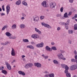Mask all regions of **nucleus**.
<instances>
[{"label": "nucleus", "mask_w": 77, "mask_h": 77, "mask_svg": "<svg viewBox=\"0 0 77 77\" xmlns=\"http://www.w3.org/2000/svg\"><path fill=\"white\" fill-rule=\"evenodd\" d=\"M57 56L59 59H63L64 60H66V58H63V56L62 55V54H57Z\"/></svg>", "instance_id": "f257e3e1"}, {"label": "nucleus", "mask_w": 77, "mask_h": 77, "mask_svg": "<svg viewBox=\"0 0 77 77\" xmlns=\"http://www.w3.org/2000/svg\"><path fill=\"white\" fill-rule=\"evenodd\" d=\"M62 66L63 68L65 69V70L64 71V72H66V73L68 72V70L69 69V67L67 65H66L65 64H63L62 65Z\"/></svg>", "instance_id": "f03ea898"}, {"label": "nucleus", "mask_w": 77, "mask_h": 77, "mask_svg": "<svg viewBox=\"0 0 77 77\" xmlns=\"http://www.w3.org/2000/svg\"><path fill=\"white\" fill-rule=\"evenodd\" d=\"M50 8L51 9L55 8V7L56 6V4L55 3L51 2L50 4Z\"/></svg>", "instance_id": "7ed1b4c3"}, {"label": "nucleus", "mask_w": 77, "mask_h": 77, "mask_svg": "<svg viewBox=\"0 0 77 77\" xmlns=\"http://www.w3.org/2000/svg\"><path fill=\"white\" fill-rule=\"evenodd\" d=\"M60 24L61 26H66V25H69V20H68L66 23L64 22H60Z\"/></svg>", "instance_id": "20e7f679"}, {"label": "nucleus", "mask_w": 77, "mask_h": 77, "mask_svg": "<svg viewBox=\"0 0 77 77\" xmlns=\"http://www.w3.org/2000/svg\"><path fill=\"white\" fill-rule=\"evenodd\" d=\"M10 11V5H8L6 8V11L7 15L9 14Z\"/></svg>", "instance_id": "39448f33"}, {"label": "nucleus", "mask_w": 77, "mask_h": 77, "mask_svg": "<svg viewBox=\"0 0 77 77\" xmlns=\"http://www.w3.org/2000/svg\"><path fill=\"white\" fill-rule=\"evenodd\" d=\"M41 24L42 26H44L45 27H47V28L48 29H51V27L48 24L43 23H42Z\"/></svg>", "instance_id": "423d86ee"}, {"label": "nucleus", "mask_w": 77, "mask_h": 77, "mask_svg": "<svg viewBox=\"0 0 77 77\" xmlns=\"http://www.w3.org/2000/svg\"><path fill=\"white\" fill-rule=\"evenodd\" d=\"M32 66H33V64L32 63L27 64H26L25 68L26 69H28L29 68H32Z\"/></svg>", "instance_id": "0eeeda50"}, {"label": "nucleus", "mask_w": 77, "mask_h": 77, "mask_svg": "<svg viewBox=\"0 0 77 77\" xmlns=\"http://www.w3.org/2000/svg\"><path fill=\"white\" fill-rule=\"evenodd\" d=\"M34 65L37 68H41L42 67L41 64L39 63H34Z\"/></svg>", "instance_id": "6e6552de"}, {"label": "nucleus", "mask_w": 77, "mask_h": 77, "mask_svg": "<svg viewBox=\"0 0 77 77\" xmlns=\"http://www.w3.org/2000/svg\"><path fill=\"white\" fill-rule=\"evenodd\" d=\"M47 2L45 1H43L41 4L42 5L44 8H47L48 7V5L46 4Z\"/></svg>", "instance_id": "1a4fd4ad"}, {"label": "nucleus", "mask_w": 77, "mask_h": 77, "mask_svg": "<svg viewBox=\"0 0 77 77\" xmlns=\"http://www.w3.org/2000/svg\"><path fill=\"white\" fill-rule=\"evenodd\" d=\"M71 70H75L77 68V66L76 65H72L70 68Z\"/></svg>", "instance_id": "9d476101"}, {"label": "nucleus", "mask_w": 77, "mask_h": 77, "mask_svg": "<svg viewBox=\"0 0 77 77\" xmlns=\"http://www.w3.org/2000/svg\"><path fill=\"white\" fill-rule=\"evenodd\" d=\"M6 65L7 69H9V70H11V66H10V65L8 62H5Z\"/></svg>", "instance_id": "9b49d317"}, {"label": "nucleus", "mask_w": 77, "mask_h": 77, "mask_svg": "<svg viewBox=\"0 0 77 77\" xmlns=\"http://www.w3.org/2000/svg\"><path fill=\"white\" fill-rule=\"evenodd\" d=\"M32 18L34 21H35V23H38V20H39V17H33Z\"/></svg>", "instance_id": "f8f14e48"}, {"label": "nucleus", "mask_w": 77, "mask_h": 77, "mask_svg": "<svg viewBox=\"0 0 77 77\" xmlns=\"http://www.w3.org/2000/svg\"><path fill=\"white\" fill-rule=\"evenodd\" d=\"M12 50L11 51V54L12 56H15V52L13 48H12Z\"/></svg>", "instance_id": "ddd939ff"}, {"label": "nucleus", "mask_w": 77, "mask_h": 77, "mask_svg": "<svg viewBox=\"0 0 77 77\" xmlns=\"http://www.w3.org/2000/svg\"><path fill=\"white\" fill-rule=\"evenodd\" d=\"M18 73L19 74H20V75H26L25 73L21 71H19L18 72Z\"/></svg>", "instance_id": "4468645a"}, {"label": "nucleus", "mask_w": 77, "mask_h": 77, "mask_svg": "<svg viewBox=\"0 0 77 77\" xmlns=\"http://www.w3.org/2000/svg\"><path fill=\"white\" fill-rule=\"evenodd\" d=\"M27 48H30V49H32L33 50L34 49V47L32 46V45H28L26 46Z\"/></svg>", "instance_id": "2eb2a0df"}, {"label": "nucleus", "mask_w": 77, "mask_h": 77, "mask_svg": "<svg viewBox=\"0 0 77 77\" xmlns=\"http://www.w3.org/2000/svg\"><path fill=\"white\" fill-rule=\"evenodd\" d=\"M35 32H38L39 35H41V32L39 30H38L37 28H35Z\"/></svg>", "instance_id": "dca6fc26"}, {"label": "nucleus", "mask_w": 77, "mask_h": 77, "mask_svg": "<svg viewBox=\"0 0 77 77\" xmlns=\"http://www.w3.org/2000/svg\"><path fill=\"white\" fill-rule=\"evenodd\" d=\"M65 73L66 74V76L67 77H71V74H70L69 73H68V70H67V72L66 73L65 72Z\"/></svg>", "instance_id": "f3484780"}, {"label": "nucleus", "mask_w": 77, "mask_h": 77, "mask_svg": "<svg viewBox=\"0 0 77 77\" xmlns=\"http://www.w3.org/2000/svg\"><path fill=\"white\" fill-rule=\"evenodd\" d=\"M45 48L47 50V51H50V50H51V48L49 47L48 46H47L45 47Z\"/></svg>", "instance_id": "a211bd4d"}, {"label": "nucleus", "mask_w": 77, "mask_h": 77, "mask_svg": "<svg viewBox=\"0 0 77 77\" xmlns=\"http://www.w3.org/2000/svg\"><path fill=\"white\" fill-rule=\"evenodd\" d=\"M5 35L7 36H10L12 35V34L9 32H7L5 33Z\"/></svg>", "instance_id": "6ab92c4d"}, {"label": "nucleus", "mask_w": 77, "mask_h": 77, "mask_svg": "<svg viewBox=\"0 0 77 77\" xmlns=\"http://www.w3.org/2000/svg\"><path fill=\"white\" fill-rule=\"evenodd\" d=\"M25 27H26V26H25V25H24L23 24H21L20 25V27L21 29H24Z\"/></svg>", "instance_id": "aec40b11"}, {"label": "nucleus", "mask_w": 77, "mask_h": 77, "mask_svg": "<svg viewBox=\"0 0 77 77\" xmlns=\"http://www.w3.org/2000/svg\"><path fill=\"white\" fill-rule=\"evenodd\" d=\"M49 77H54V74L53 73H51L48 75Z\"/></svg>", "instance_id": "412c9836"}, {"label": "nucleus", "mask_w": 77, "mask_h": 77, "mask_svg": "<svg viewBox=\"0 0 77 77\" xmlns=\"http://www.w3.org/2000/svg\"><path fill=\"white\" fill-rule=\"evenodd\" d=\"M64 17H65V18H69V17L68 16V13H65L64 14Z\"/></svg>", "instance_id": "4be33fe9"}, {"label": "nucleus", "mask_w": 77, "mask_h": 77, "mask_svg": "<svg viewBox=\"0 0 77 77\" xmlns=\"http://www.w3.org/2000/svg\"><path fill=\"white\" fill-rule=\"evenodd\" d=\"M8 26L7 25H6L4 26L2 29V30H4L5 29L8 28Z\"/></svg>", "instance_id": "5701e85b"}, {"label": "nucleus", "mask_w": 77, "mask_h": 77, "mask_svg": "<svg viewBox=\"0 0 77 77\" xmlns=\"http://www.w3.org/2000/svg\"><path fill=\"white\" fill-rule=\"evenodd\" d=\"M17 27V26L15 24H14L12 25L11 27V29H16Z\"/></svg>", "instance_id": "b1692460"}, {"label": "nucleus", "mask_w": 77, "mask_h": 77, "mask_svg": "<svg viewBox=\"0 0 77 77\" xmlns=\"http://www.w3.org/2000/svg\"><path fill=\"white\" fill-rule=\"evenodd\" d=\"M21 1L20 0H19L17 2L16 4L17 5H20L21 4Z\"/></svg>", "instance_id": "393cba45"}, {"label": "nucleus", "mask_w": 77, "mask_h": 77, "mask_svg": "<svg viewBox=\"0 0 77 77\" xmlns=\"http://www.w3.org/2000/svg\"><path fill=\"white\" fill-rule=\"evenodd\" d=\"M22 3V4H23V5L26 6H27V4L26 2L23 1Z\"/></svg>", "instance_id": "a878e982"}, {"label": "nucleus", "mask_w": 77, "mask_h": 77, "mask_svg": "<svg viewBox=\"0 0 77 77\" xmlns=\"http://www.w3.org/2000/svg\"><path fill=\"white\" fill-rule=\"evenodd\" d=\"M53 62L55 63V64H56L57 65V64H59V63L58 62V61H57L54 60L53 61Z\"/></svg>", "instance_id": "bb28decb"}, {"label": "nucleus", "mask_w": 77, "mask_h": 77, "mask_svg": "<svg viewBox=\"0 0 77 77\" xmlns=\"http://www.w3.org/2000/svg\"><path fill=\"white\" fill-rule=\"evenodd\" d=\"M51 49L53 50H57V48L55 46H53L51 48Z\"/></svg>", "instance_id": "cd10ccee"}, {"label": "nucleus", "mask_w": 77, "mask_h": 77, "mask_svg": "<svg viewBox=\"0 0 77 77\" xmlns=\"http://www.w3.org/2000/svg\"><path fill=\"white\" fill-rule=\"evenodd\" d=\"M74 30H77V24H75L74 25Z\"/></svg>", "instance_id": "c85d7f7f"}, {"label": "nucleus", "mask_w": 77, "mask_h": 77, "mask_svg": "<svg viewBox=\"0 0 77 77\" xmlns=\"http://www.w3.org/2000/svg\"><path fill=\"white\" fill-rule=\"evenodd\" d=\"M23 41L24 42H28L29 40L27 39H23Z\"/></svg>", "instance_id": "c756f323"}, {"label": "nucleus", "mask_w": 77, "mask_h": 77, "mask_svg": "<svg viewBox=\"0 0 77 77\" xmlns=\"http://www.w3.org/2000/svg\"><path fill=\"white\" fill-rule=\"evenodd\" d=\"M2 72L4 74H7V71L5 70H3L2 71Z\"/></svg>", "instance_id": "7c9ffc66"}, {"label": "nucleus", "mask_w": 77, "mask_h": 77, "mask_svg": "<svg viewBox=\"0 0 77 77\" xmlns=\"http://www.w3.org/2000/svg\"><path fill=\"white\" fill-rule=\"evenodd\" d=\"M73 32L72 30H69L68 33L69 34H72Z\"/></svg>", "instance_id": "2f4dec72"}, {"label": "nucleus", "mask_w": 77, "mask_h": 77, "mask_svg": "<svg viewBox=\"0 0 77 77\" xmlns=\"http://www.w3.org/2000/svg\"><path fill=\"white\" fill-rule=\"evenodd\" d=\"M45 18V16H41L40 17V19L41 20H44V18Z\"/></svg>", "instance_id": "473e14b6"}, {"label": "nucleus", "mask_w": 77, "mask_h": 77, "mask_svg": "<svg viewBox=\"0 0 77 77\" xmlns=\"http://www.w3.org/2000/svg\"><path fill=\"white\" fill-rule=\"evenodd\" d=\"M32 38H34V39H36V34H34V35H32Z\"/></svg>", "instance_id": "72a5a7b5"}, {"label": "nucleus", "mask_w": 77, "mask_h": 77, "mask_svg": "<svg viewBox=\"0 0 77 77\" xmlns=\"http://www.w3.org/2000/svg\"><path fill=\"white\" fill-rule=\"evenodd\" d=\"M22 16H23V17H26V15L24 13H22Z\"/></svg>", "instance_id": "f704fd0d"}, {"label": "nucleus", "mask_w": 77, "mask_h": 77, "mask_svg": "<svg viewBox=\"0 0 77 77\" xmlns=\"http://www.w3.org/2000/svg\"><path fill=\"white\" fill-rule=\"evenodd\" d=\"M40 45L41 47H42L44 46V43H43V42H42L40 44Z\"/></svg>", "instance_id": "c9c22d12"}, {"label": "nucleus", "mask_w": 77, "mask_h": 77, "mask_svg": "<svg viewBox=\"0 0 77 77\" xmlns=\"http://www.w3.org/2000/svg\"><path fill=\"white\" fill-rule=\"evenodd\" d=\"M39 35L38 34H35V39H37V38H39Z\"/></svg>", "instance_id": "e433bc0d"}, {"label": "nucleus", "mask_w": 77, "mask_h": 77, "mask_svg": "<svg viewBox=\"0 0 77 77\" xmlns=\"http://www.w3.org/2000/svg\"><path fill=\"white\" fill-rule=\"evenodd\" d=\"M68 25H66L65 26V27L66 30H68Z\"/></svg>", "instance_id": "4c0bfd02"}, {"label": "nucleus", "mask_w": 77, "mask_h": 77, "mask_svg": "<svg viewBox=\"0 0 77 77\" xmlns=\"http://www.w3.org/2000/svg\"><path fill=\"white\" fill-rule=\"evenodd\" d=\"M63 7H62L60 9V11L61 12H63Z\"/></svg>", "instance_id": "58836bf2"}, {"label": "nucleus", "mask_w": 77, "mask_h": 77, "mask_svg": "<svg viewBox=\"0 0 77 77\" xmlns=\"http://www.w3.org/2000/svg\"><path fill=\"white\" fill-rule=\"evenodd\" d=\"M2 9L3 11H5V6L4 5H3L2 6Z\"/></svg>", "instance_id": "ea45409f"}, {"label": "nucleus", "mask_w": 77, "mask_h": 77, "mask_svg": "<svg viewBox=\"0 0 77 77\" xmlns=\"http://www.w3.org/2000/svg\"><path fill=\"white\" fill-rule=\"evenodd\" d=\"M71 61L72 62H76V61L75 59H72Z\"/></svg>", "instance_id": "a19ab883"}, {"label": "nucleus", "mask_w": 77, "mask_h": 77, "mask_svg": "<svg viewBox=\"0 0 77 77\" xmlns=\"http://www.w3.org/2000/svg\"><path fill=\"white\" fill-rule=\"evenodd\" d=\"M60 53H64V51L62 50H60Z\"/></svg>", "instance_id": "79ce46f5"}, {"label": "nucleus", "mask_w": 77, "mask_h": 77, "mask_svg": "<svg viewBox=\"0 0 77 77\" xmlns=\"http://www.w3.org/2000/svg\"><path fill=\"white\" fill-rule=\"evenodd\" d=\"M35 46L37 47V48H39V44H37Z\"/></svg>", "instance_id": "37998d69"}, {"label": "nucleus", "mask_w": 77, "mask_h": 77, "mask_svg": "<svg viewBox=\"0 0 77 77\" xmlns=\"http://www.w3.org/2000/svg\"><path fill=\"white\" fill-rule=\"evenodd\" d=\"M71 14H72V12H69V14H68V15H69V16L70 15H71Z\"/></svg>", "instance_id": "c03bdc74"}, {"label": "nucleus", "mask_w": 77, "mask_h": 77, "mask_svg": "<svg viewBox=\"0 0 77 77\" xmlns=\"http://www.w3.org/2000/svg\"><path fill=\"white\" fill-rule=\"evenodd\" d=\"M24 19H25V18H24V17H22L21 18V20H23Z\"/></svg>", "instance_id": "a18cd8bd"}, {"label": "nucleus", "mask_w": 77, "mask_h": 77, "mask_svg": "<svg viewBox=\"0 0 77 77\" xmlns=\"http://www.w3.org/2000/svg\"><path fill=\"white\" fill-rule=\"evenodd\" d=\"M57 30H58V31H59V30H60V28L59 27H58L57 29Z\"/></svg>", "instance_id": "49530a36"}, {"label": "nucleus", "mask_w": 77, "mask_h": 77, "mask_svg": "<svg viewBox=\"0 0 77 77\" xmlns=\"http://www.w3.org/2000/svg\"><path fill=\"white\" fill-rule=\"evenodd\" d=\"M8 44H9V42H7V43H5L4 44V45H8Z\"/></svg>", "instance_id": "de8ad7c7"}, {"label": "nucleus", "mask_w": 77, "mask_h": 77, "mask_svg": "<svg viewBox=\"0 0 77 77\" xmlns=\"http://www.w3.org/2000/svg\"><path fill=\"white\" fill-rule=\"evenodd\" d=\"M74 1V0H69V2L70 3H73V2Z\"/></svg>", "instance_id": "09e8293b"}, {"label": "nucleus", "mask_w": 77, "mask_h": 77, "mask_svg": "<svg viewBox=\"0 0 77 77\" xmlns=\"http://www.w3.org/2000/svg\"><path fill=\"white\" fill-rule=\"evenodd\" d=\"M48 56H45V59H48Z\"/></svg>", "instance_id": "8fccbe9b"}, {"label": "nucleus", "mask_w": 77, "mask_h": 77, "mask_svg": "<svg viewBox=\"0 0 77 77\" xmlns=\"http://www.w3.org/2000/svg\"><path fill=\"white\" fill-rule=\"evenodd\" d=\"M68 42L69 44H71V42H72L71 40H69L68 41Z\"/></svg>", "instance_id": "3c124183"}, {"label": "nucleus", "mask_w": 77, "mask_h": 77, "mask_svg": "<svg viewBox=\"0 0 77 77\" xmlns=\"http://www.w3.org/2000/svg\"><path fill=\"white\" fill-rule=\"evenodd\" d=\"M51 44L52 45H54V42H52L51 43Z\"/></svg>", "instance_id": "603ef678"}, {"label": "nucleus", "mask_w": 77, "mask_h": 77, "mask_svg": "<svg viewBox=\"0 0 77 77\" xmlns=\"http://www.w3.org/2000/svg\"><path fill=\"white\" fill-rule=\"evenodd\" d=\"M74 53L75 54H77V51H74Z\"/></svg>", "instance_id": "864d4df0"}, {"label": "nucleus", "mask_w": 77, "mask_h": 77, "mask_svg": "<svg viewBox=\"0 0 77 77\" xmlns=\"http://www.w3.org/2000/svg\"><path fill=\"white\" fill-rule=\"evenodd\" d=\"M5 15V14L2 13L1 14V16H3V15Z\"/></svg>", "instance_id": "5fc2aeb1"}, {"label": "nucleus", "mask_w": 77, "mask_h": 77, "mask_svg": "<svg viewBox=\"0 0 77 77\" xmlns=\"http://www.w3.org/2000/svg\"><path fill=\"white\" fill-rule=\"evenodd\" d=\"M60 14H57V17H60Z\"/></svg>", "instance_id": "6e6d98bb"}, {"label": "nucleus", "mask_w": 77, "mask_h": 77, "mask_svg": "<svg viewBox=\"0 0 77 77\" xmlns=\"http://www.w3.org/2000/svg\"><path fill=\"white\" fill-rule=\"evenodd\" d=\"M4 69V67H2V68H0V70H3Z\"/></svg>", "instance_id": "4d7b16f0"}, {"label": "nucleus", "mask_w": 77, "mask_h": 77, "mask_svg": "<svg viewBox=\"0 0 77 77\" xmlns=\"http://www.w3.org/2000/svg\"><path fill=\"white\" fill-rule=\"evenodd\" d=\"M76 17L75 16H75L73 17L72 18V19L73 20H74V19H75L76 18Z\"/></svg>", "instance_id": "13d9d810"}, {"label": "nucleus", "mask_w": 77, "mask_h": 77, "mask_svg": "<svg viewBox=\"0 0 77 77\" xmlns=\"http://www.w3.org/2000/svg\"><path fill=\"white\" fill-rule=\"evenodd\" d=\"M17 37L16 36H14L13 38H12V39H15Z\"/></svg>", "instance_id": "bf43d9fd"}, {"label": "nucleus", "mask_w": 77, "mask_h": 77, "mask_svg": "<svg viewBox=\"0 0 77 77\" xmlns=\"http://www.w3.org/2000/svg\"><path fill=\"white\" fill-rule=\"evenodd\" d=\"M75 59H77V55H76L75 56Z\"/></svg>", "instance_id": "052dcab7"}, {"label": "nucleus", "mask_w": 77, "mask_h": 77, "mask_svg": "<svg viewBox=\"0 0 77 77\" xmlns=\"http://www.w3.org/2000/svg\"><path fill=\"white\" fill-rule=\"evenodd\" d=\"M9 39H12V37L11 36H9Z\"/></svg>", "instance_id": "680f3d73"}, {"label": "nucleus", "mask_w": 77, "mask_h": 77, "mask_svg": "<svg viewBox=\"0 0 77 77\" xmlns=\"http://www.w3.org/2000/svg\"><path fill=\"white\" fill-rule=\"evenodd\" d=\"M45 55H44V54L42 55V57H43V58H45Z\"/></svg>", "instance_id": "e2e57ef3"}, {"label": "nucleus", "mask_w": 77, "mask_h": 77, "mask_svg": "<svg viewBox=\"0 0 77 77\" xmlns=\"http://www.w3.org/2000/svg\"><path fill=\"white\" fill-rule=\"evenodd\" d=\"M45 74H48V72H47V71H45Z\"/></svg>", "instance_id": "0e129e2a"}, {"label": "nucleus", "mask_w": 77, "mask_h": 77, "mask_svg": "<svg viewBox=\"0 0 77 77\" xmlns=\"http://www.w3.org/2000/svg\"><path fill=\"white\" fill-rule=\"evenodd\" d=\"M25 56L24 55H22V58H24V57H25Z\"/></svg>", "instance_id": "69168bd1"}, {"label": "nucleus", "mask_w": 77, "mask_h": 77, "mask_svg": "<svg viewBox=\"0 0 77 77\" xmlns=\"http://www.w3.org/2000/svg\"><path fill=\"white\" fill-rule=\"evenodd\" d=\"M14 62H15V60H14L11 63H14Z\"/></svg>", "instance_id": "338daca9"}, {"label": "nucleus", "mask_w": 77, "mask_h": 77, "mask_svg": "<svg viewBox=\"0 0 77 77\" xmlns=\"http://www.w3.org/2000/svg\"><path fill=\"white\" fill-rule=\"evenodd\" d=\"M45 77H48V75H45Z\"/></svg>", "instance_id": "774afa93"}]
</instances>
